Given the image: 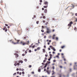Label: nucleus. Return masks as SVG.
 Returning <instances> with one entry per match:
<instances>
[{"label": "nucleus", "instance_id": "13d9d810", "mask_svg": "<svg viewBox=\"0 0 77 77\" xmlns=\"http://www.w3.org/2000/svg\"><path fill=\"white\" fill-rule=\"evenodd\" d=\"M42 9L43 11H44V8H42Z\"/></svg>", "mask_w": 77, "mask_h": 77}, {"label": "nucleus", "instance_id": "423d86ee", "mask_svg": "<svg viewBox=\"0 0 77 77\" xmlns=\"http://www.w3.org/2000/svg\"><path fill=\"white\" fill-rule=\"evenodd\" d=\"M14 39H15V41H17V43H16V44H19V42L20 41V40H17V39H16V38H15Z\"/></svg>", "mask_w": 77, "mask_h": 77}, {"label": "nucleus", "instance_id": "2f4dec72", "mask_svg": "<svg viewBox=\"0 0 77 77\" xmlns=\"http://www.w3.org/2000/svg\"><path fill=\"white\" fill-rule=\"evenodd\" d=\"M21 70L22 71H24V69H22Z\"/></svg>", "mask_w": 77, "mask_h": 77}, {"label": "nucleus", "instance_id": "72a5a7b5", "mask_svg": "<svg viewBox=\"0 0 77 77\" xmlns=\"http://www.w3.org/2000/svg\"><path fill=\"white\" fill-rule=\"evenodd\" d=\"M8 31V29L6 28V29L5 30V32H7Z\"/></svg>", "mask_w": 77, "mask_h": 77}, {"label": "nucleus", "instance_id": "09e8293b", "mask_svg": "<svg viewBox=\"0 0 77 77\" xmlns=\"http://www.w3.org/2000/svg\"><path fill=\"white\" fill-rule=\"evenodd\" d=\"M22 55L23 56H25V55L24 54H22Z\"/></svg>", "mask_w": 77, "mask_h": 77}, {"label": "nucleus", "instance_id": "4c0bfd02", "mask_svg": "<svg viewBox=\"0 0 77 77\" xmlns=\"http://www.w3.org/2000/svg\"><path fill=\"white\" fill-rule=\"evenodd\" d=\"M40 3H42V0H40Z\"/></svg>", "mask_w": 77, "mask_h": 77}, {"label": "nucleus", "instance_id": "bb28decb", "mask_svg": "<svg viewBox=\"0 0 77 77\" xmlns=\"http://www.w3.org/2000/svg\"><path fill=\"white\" fill-rule=\"evenodd\" d=\"M47 62L48 63V64L50 63V61H47Z\"/></svg>", "mask_w": 77, "mask_h": 77}, {"label": "nucleus", "instance_id": "f8f14e48", "mask_svg": "<svg viewBox=\"0 0 77 77\" xmlns=\"http://www.w3.org/2000/svg\"><path fill=\"white\" fill-rule=\"evenodd\" d=\"M46 72H47V73L48 74H50V72H49L48 70H47Z\"/></svg>", "mask_w": 77, "mask_h": 77}, {"label": "nucleus", "instance_id": "603ef678", "mask_svg": "<svg viewBox=\"0 0 77 77\" xmlns=\"http://www.w3.org/2000/svg\"><path fill=\"white\" fill-rule=\"evenodd\" d=\"M17 74H19V73H20V72H17Z\"/></svg>", "mask_w": 77, "mask_h": 77}, {"label": "nucleus", "instance_id": "aec40b11", "mask_svg": "<svg viewBox=\"0 0 77 77\" xmlns=\"http://www.w3.org/2000/svg\"><path fill=\"white\" fill-rule=\"evenodd\" d=\"M75 66H77V65H75L74 66V69H75Z\"/></svg>", "mask_w": 77, "mask_h": 77}, {"label": "nucleus", "instance_id": "49530a36", "mask_svg": "<svg viewBox=\"0 0 77 77\" xmlns=\"http://www.w3.org/2000/svg\"><path fill=\"white\" fill-rule=\"evenodd\" d=\"M37 50H37V49H35L34 51H37Z\"/></svg>", "mask_w": 77, "mask_h": 77}, {"label": "nucleus", "instance_id": "393cba45", "mask_svg": "<svg viewBox=\"0 0 77 77\" xmlns=\"http://www.w3.org/2000/svg\"><path fill=\"white\" fill-rule=\"evenodd\" d=\"M36 24H39V21H37Z\"/></svg>", "mask_w": 77, "mask_h": 77}, {"label": "nucleus", "instance_id": "f257e3e1", "mask_svg": "<svg viewBox=\"0 0 77 77\" xmlns=\"http://www.w3.org/2000/svg\"><path fill=\"white\" fill-rule=\"evenodd\" d=\"M29 44V41H28L27 42H25L24 41H22L20 42V44L23 45H28Z\"/></svg>", "mask_w": 77, "mask_h": 77}, {"label": "nucleus", "instance_id": "4be33fe9", "mask_svg": "<svg viewBox=\"0 0 77 77\" xmlns=\"http://www.w3.org/2000/svg\"><path fill=\"white\" fill-rule=\"evenodd\" d=\"M64 47H65V46H61V48H64Z\"/></svg>", "mask_w": 77, "mask_h": 77}, {"label": "nucleus", "instance_id": "9d476101", "mask_svg": "<svg viewBox=\"0 0 77 77\" xmlns=\"http://www.w3.org/2000/svg\"><path fill=\"white\" fill-rule=\"evenodd\" d=\"M41 68H39V67L38 68V71L39 72H41Z\"/></svg>", "mask_w": 77, "mask_h": 77}, {"label": "nucleus", "instance_id": "e433bc0d", "mask_svg": "<svg viewBox=\"0 0 77 77\" xmlns=\"http://www.w3.org/2000/svg\"><path fill=\"white\" fill-rule=\"evenodd\" d=\"M52 69H54V66H53L52 67Z\"/></svg>", "mask_w": 77, "mask_h": 77}, {"label": "nucleus", "instance_id": "c9c22d12", "mask_svg": "<svg viewBox=\"0 0 77 77\" xmlns=\"http://www.w3.org/2000/svg\"><path fill=\"white\" fill-rule=\"evenodd\" d=\"M60 68H62L63 67H62V66H60Z\"/></svg>", "mask_w": 77, "mask_h": 77}, {"label": "nucleus", "instance_id": "f704fd0d", "mask_svg": "<svg viewBox=\"0 0 77 77\" xmlns=\"http://www.w3.org/2000/svg\"><path fill=\"white\" fill-rule=\"evenodd\" d=\"M76 29H77V28H76V27H75L74 28V30H76Z\"/></svg>", "mask_w": 77, "mask_h": 77}, {"label": "nucleus", "instance_id": "39448f33", "mask_svg": "<svg viewBox=\"0 0 77 77\" xmlns=\"http://www.w3.org/2000/svg\"><path fill=\"white\" fill-rule=\"evenodd\" d=\"M9 41L10 42H11L12 44H17V43L14 42L12 40H10Z\"/></svg>", "mask_w": 77, "mask_h": 77}, {"label": "nucleus", "instance_id": "9b49d317", "mask_svg": "<svg viewBox=\"0 0 77 77\" xmlns=\"http://www.w3.org/2000/svg\"><path fill=\"white\" fill-rule=\"evenodd\" d=\"M47 63L45 64V66L44 67V68H45L47 67Z\"/></svg>", "mask_w": 77, "mask_h": 77}, {"label": "nucleus", "instance_id": "f3484780", "mask_svg": "<svg viewBox=\"0 0 77 77\" xmlns=\"http://www.w3.org/2000/svg\"><path fill=\"white\" fill-rule=\"evenodd\" d=\"M26 30H27V31H29V28H26Z\"/></svg>", "mask_w": 77, "mask_h": 77}, {"label": "nucleus", "instance_id": "f03ea898", "mask_svg": "<svg viewBox=\"0 0 77 77\" xmlns=\"http://www.w3.org/2000/svg\"><path fill=\"white\" fill-rule=\"evenodd\" d=\"M18 62H19L18 63H17H17H14V65L15 66H17V65H21V64H20V63H23V61L22 60H19L18 61Z\"/></svg>", "mask_w": 77, "mask_h": 77}, {"label": "nucleus", "instance_id": "a19ab883", "mask_svg": "<svg viewBox=\"0 0 77 77\" xmlns=\"http://www.w3.org/2000/svg\"><path fill=\"white\" fill-rule=\"evenodd\" d=\"M45 62H46V60H43V62L45 63Z\"/></svg>", "mask_w": 77, "mask_h": 77}, {"label": "nucleus", "instance_id": "37998d69", "mask_svg": "<svg viewBox=\"0 0 77 77\" xmlns=\"http://www.w3.org/2000/svg\"><path fill=\"white\" fill-rule=\"evenodd\" d=\"M53 62H56V60H54Z\"/></svg>", "mask_w": 77, "mask_h": 77}, {"label": "nucleus", "instance_id": "5701e85b", "mask_svg": "<svg viewBox=\"0 0 77 77\" xmlns=\"http://www.w3.org/2000/svg\"><path fill=\"white\" fill-rule=\"evenodd\" d=\"M42 29H44V26H42Z\"/></svg>", "mask_w": 77, "mask_h": 77}, {"label": "nucleus", "instance_id": "4d7b16f0", "mask_svg": "<svg viewBox=\"0 0 77 77\" xmlns=\"http://www.w3.org/2000/svg\"><path fill=\"white\" fill-rule=\"evenodd\" d=\"M75 22H77V19H76V20L75 21Z\"/></svg>", "mask_w": 77, "mask_h": 77}, {"label": "nucleus", "instance_id": "c03bdc74", "mask_svg": "<svg viewBox=\"0 0 77 77\" xmlns=\"http://www.w3.org/2000/svg\"><path fill=\"white\" fill-rule=\"evenodd\" d=\"M29 53H31L32 52V51H31V50H29Z\"/></svg>", "mask_w": 77, "mask_h": 77}, {"label": "nucleus", "instance_id": "79ce46f5", "mask_svg": "<svg viewBox=\"0 0 77 77\" xmlns=\"http://www.w3.org/2000/svg\"><path fill=\"white\" fill-rule=\"evenodd\" d=\"M49 56H50V57H52V54H50Z\"/></svg>", "mask_w": 77, "mask_h": 77}, {"label": "nucleus", "instance_id": "7c9ffc66", "mask_svg": "<svg viewBox=\"0 0 77 77\" xmlns=\"http://www.w3.org/2000/svg\"><path fill=\"white\" fill-rule=\"evenodd\" d=\"M29 68H31V67H32V65H29Z\"/></svg>", "mask_w": 77, "mask_h": 77}, {"label": "nucleus", "instance_id": "cd10ccee", "mask_svg": "<svg viewBox=\"0 0 77 77\" xmlns=\"http://www.w3.org/2000/svg\"><path fill=\"white\" fill-rule=\"evenodd\" d=\"M43 53H45V50L44 49H43Z\"/></svg>", "mask_w": 77, "mask_h": 77}, {"label": "nucleus", "instance_id": "e2e57ef3", "mask_svg": "<svg viewBox=\"0 0 77 77\" xmlns=\"http://www.w3.org/2000/svg\"><path fill=\"white\" fill-rule=\"evenodd\" d=\"M43 23H45V20H43Z\"/></svg>", "mask_w": 77, "mask_h": 77}, {"label": "nucleus", "instance_id": "5fc2aeb1", "mask_svg": "<svg viewBox=\"0 0 77 77\" xmlns=\"http://www.w3.org/2000/svg\"><path fill=\"white\" fill-rule=\"evenodd\" d=\"M45 57H47V56H48V55L47 54H45Z\"/></svg>", "mask_w": 77, "mask_h": 77}, {"label": "nucleus", "instance_id": "4468645a", "mask_svg": "<svg viewBox=\"0 0 77 77\" xmlns=\"http://www.w3.org/2000/svg\"><path fill=\"white\" fill-rule=\"evenodd\" d=\"M47 7H48V5H47L46 6H44V8H47Z\"/></svg>", "mask_w": 77, "mask_h": 77}, {"label": "nucleus", "instance_id": "0eeeda50", "mask_svg": "<svg viewBox=\"0 0 77 77\" xmlns=\"http://www.w3.org/2000/svg\"><path fill=\"white\" fill-rule=\"evenodd\" d=\"M48 2H47L46 1L45 2L44 4L45 5H47V6H48Z\"/></svg>", "mask_w": 77, "mask_h": 77}, {"label": "nucleus", "instance_id": "b1692460", "mask_svg": "<svg viewBox=\"0 0 77 77\" xmlns=\"http://www.w3.org/2000/svg\"><path fill=\"white\" fill-rule=\"evenodd\" d=\"M16 57H18V54H17L16 55Z\"/></svg>", "mask_w": 77, "mask_h": 77}, {"label": "nucleus", "instance_id": "2eb2a0df", "mask_svg": "<svg viewBox=\"0 0 77 77\" xmlns=\"http://www.w3.org/2000/svg\"><path fill=\"white\" fill-rule=\"evenodd\" d=\"M37 50H40V47L37 48Z\"/></svg>", "mask_w": 77, "mask_h": 77}, {"label": "nucleus", "instance_id": "6e6d98bb", "mask_svg": "<svg viewBox=\"0 0 77 77\" xmlns=\"http://www.w3.org/2000/svg\"><path fill=\"white\" fill-rule=\"evenodd\" d=\"M16 70L17 71H18L19 70V69H18V68H17Z\"/></svg>", "mask_w": 77, "mask_h": 77}, {"label": "nucleus", "instance_id": "58836bf2", "mask_svg": "<svg viewBox=\"0 0 77 77\" xmlns=\"http://www.w3.org/2000/svg\"><path fill=\"white\" fill-rule=\"evenodd\" d=\"M50 48H51V49H53V48H52V46H50Z\"/></svg>", "mask_w": 77, "mask_h": 77}, {"label": "nucleus", "instance_id": "0e129e2a", "mask_svg": "<svg viewBox=\"0 0 77 77\" xmlns=\"http://www.w3.org/2000/svg\"><path fill=\"white\" fill-rule=\"evenodd\" d=\"M19 74L20 75H21V72H20V73H19Z\"/></svg>", "mask_w": 77, "mask_h": 77}, {"label": "nucleus", "instance_id": "6ab92c4d", "mask_svg": "<svg viewBox=\"0 0 77 77\" xmlns=\"http://www.w3.org/2000/svg\"><path fill=\"white\" fill-rule=\"evenodd\" d=\"M42 18H43L44 19H45V16H43L42 17Z\"/></svg>", "mask_w": 77, "mask_h": 77}, {"label": "nucleus", "instance_id": "338daca9", "mask_svg": "<svg viewBox=\"0 0 77 77\" xmlns=\"http://www.w3.org/2000/svg\"><path fill=\"white\" fill-rule=\"evenodd\" d=\"M48 49L49 50H50V48H48Z\"/></svg>", "mask_w": 77, "mask_h": 77}, {"label": "nucleus", "instance_id": "680f3d73", "mask_svg": "<svg viewBox=\"0 0 77 77\" xmlns=\"http://www.w3.org/2000/svg\"><path fill=\"white\" fill-rule=\"evenodd\" d=\"M64 61H66V59H65V58H64Z\"/></svg>", "mask_w": 77, "mask_h": 77}, {"label": "nucleus", "instance_id": "c756f323", "mask_svg": "<svg viewBox=\"0 0 77 77\" xmlns=\"http://www.w3.org/2000/svg\"><path fill=\"white\" fill-rule=\"evenodd\" d=\"M16 74H17V73H14L13 74V75H16Z\"/></svg>", "mask_w": 77, "mask_h": 77}, {"label": "nucleus", "instance_id": "c85d7f7f", "mask_svg": "<svg viewBox=\"0 0 77 77\" xmlns=\"http://www.w3.org/2000/svg\"><path fill=\"white\" fill-rule=\"evenodd\" d=\"M41 32H42L43 33L44 32V30H41Z\"/></svg>", "mask_w": 77, "mask_h": 77}, {"label": "nucleus", "instance_id": "3c124183", "mask_svg": "<svg viewBox=\"0 0 77 77\" xmlns=\"http://www.w3.org/2000/svg\"><path fill=\"white\" fill-rule=\"evenodd\" d=\"M51 60V59L50 58H49L48 59V60H49V61H50Z\"/></svg>", "mask_w": 77, "mask_h": 77}, {"label": "nucleus", "instance_id": "de8ad7c7", "mask_svg": "<svg viewBox=\"0 0 77 77\" xmlns=\"http://www.w3.org/2000/svg\"><path fill=\"white\" fill-rule=\"evenodd\" d=\"M38 44H39L40 43V42H39V40H38Z\"/></svg>", "mask_w": 77, "mask_h": 77}, {"label": "nucleus", "instance_id": "774afa93", "mask_svg": "<svg viewBox=\"0 0 77 77\" xmlns=\"http://www.w3.org/2000/svg\"><path fill=\"white\" fill-rule=\"evenodd\" d=\"M46 37V36H45L44 37V38H45Z\"/></svg>", "mask_w": 77, "mask_h": 77}, {"label": "nucleus", "instance_id": "a878e982", "mask_svg": "<svg viewBox=\"0 0 77 77\" xmlns=\"http://www.w3.org/2000/svg\"><path fill=\"white\" fill-rule=\"evenodd\" d=\"M24 61H25V62H27V60L26 59H24Z\"/></svg>", "mask_w": 77, "mask_h": 77}, {"label": "nucleus", "instance_id": "bf43d9fd", "mask_svg": "<svg viewBox=\"0 0 77 77\" xmlns=\"http://www.w3.org/2000/svg\"><path fill=\"white\" fill-rule=\"evenodd\" d=\"M34 18H36V15H34Z\"/></svg>", "mask_w": 77, "mask_h": 77}, {"label": "nucleus", "instance_id": "69168bd1", "mask_svg": "<svg viewBox=\"0 0 77 77\" xmlns=\"http://www.w3.org/2000/svg\"><path fill=\"white\" fill-rule=\"evenodd\" d=\"M75 16H77V13L75 14Z\"/></svg>", "mask_w": 77, "mask_h": 77}, {"label": "nucleus", "instance_id": "6e6552de", "mask_svg": "<svg viewBox=\"0 0 77 77\" xmlns=\"http://www.w3.org/2000/svg\"><path fill=\"white\" fill-rule=\"evenodd\" d=\"M52 72H53L52 74V75L54 74H55V72H54V70H53L52 71Z\"/></svg>", "mask_w": 77, "mask_h": 77}, {"label": "nucleus", "instance_id": "ea45409f", "mask_svg": "<svg viewBox=\"0 0 77 77\" xmlns=\"http://www.w3.org/2000/svg\"><path fill=\"white\" fill-rule=\"evenodd\" d=\"M22 74H24L25 73H24V72H22Z\"/></svg>", "mask_w": 77, "mask_h": 77}, {"label": "nucleus", "instance_id": "412c9836", "mask_svg": "<svg viewBox=\"0 0 77 77\" xmlns=\"http://www.w3.org/2000/svg\"><path fill=\"white\" fill-rule=\"evenodd\" d=\"M4 28L3 29V30H5V29H6V26H5V27H4Z\"/></svg>", "mask_w": 77, "mask_h": 77}, {"label": "nucleus", "instance_id": "1a4fd4ad", "mask_svg": "<svg viewBox=\"0 0 77 77\" xmlns=\"http://www.w3.org/2000/svg\"><path fill=\"white\" fill-rule=\"evenodd\" d=\"M44 12L45 13V14L47 13V9H45L44 11Z\"/></svg>", "mask_w": 77, "mask_h": 77}, {"label": "nucleus", "instance_id": "864d4df0", "mask_svg": "<svg viewBox=\"0 0 77 77\" xmlns=\"http://www.w3.org/2000/svg\"><path fill=\"white\" fill-rule=\"evenodd\" d=\"M31 73H32L33 74H34V72H31Z\"/></svg>", "mask_w": 77, "mask_h": 77}, {"label": "nucleus", "instance_id": "7ed1b4c3", "mask_svg": "<svg viewBox=\"0 0 77 77\" xmlns=\"http://www.w3.org/2000/svg\"><path fill=\"white\" fill-rule=\"evenodd\" d=\"M47 32H46V33H50L51 32V30L50 29H48V28H47Z\"/></svg>", "mask_w": 77, "mask_h": 77}, {"label": "nucleus", "instance_id": "dca6fc26", "mask_svg": "<svg viewBox=\"0 0 77 77\" xmlns=\"http://www.w3.org/2000/svg\"><path fill=\"white\" fill-rule=\"evenodd\" d=\"M48 24V22H47L45 24V25H46V26H47V24Z\"/></svg>", "mask_w": 77, "mask_h": 77}, {"label": "nucleus", "instance_id": "8fccbe9b", "mask_svg": "<svg viewBox=\"0 0 77 77\" xmlns=\"http://www.w3.org/2000/svg\"><path fill=\"white\" fill-rule=\"evenodd\" d=\"M5 26H8V25L7 24H5Z\"/></svg>", "mask_w": 77, "mask_h": 77}, {"label": "nucleus", "instance_id": "473e14b6", "mask_svg": "<svg viewBox=\"0 0 77 77\" xmlns=\"http://www.w3.org/2000/svg\"><path fill=\"white\" fill-rule=\"evenodd\" d=\"M35 45H33L32 47V48H35Z\"/></svg>", "mask_w": 77, "mask_h": 77}, {"label": "nucleus", "instance_id": "052dcab7", "mask_svg": "<svg viewBox=\"0 0 77 77\" xmlns=\"http://www.w3.org/2000/svg\"><path fill=\"white\" fill-rule=\"evenodd\" d=\"M56 39L57 40L58 39V38H57V37H56Z\"/></svg>", "mask_w": 77, "mask_h": 77}, {"label": "nucleus", "instance_id": "20e7f679", "mask_svg": "<svg viewBox=\"0 0 77 77\" xmlns=\"http://www.w3.org/2000/svg\"><path fill=\"white\" fill-rule=\"evenodd\" d=\"M73 24V22H72V21H71L68 24V26H69V27H71V26H72L71 24Z\"/></svg>", "mask_w": 77, "mask_h": 77}, {"label": "nucleus", "instance_id": "a211bd4d", "mask_svg": "<svg viewBox=\"0 0 77 77\" xmlns=\"http://www.w3.org/2000/svg\"><path fill=\"white\" fill-rule=\"evenodd\" d=\"M53 51H56V49H55V48H53Z\"/></svg>", "mask_w": 77, "mask_h": 77}, {"label": "nucleus", "instance_id": "ddd939ff", "mask_svg": "<svg viewBox=\"0 0 77 77\" xmlns=\"http://www.w3.org/2000/svg\"><path fill=\"white\" fill-rule=\"evenodd\" d=\"M39 68H41V69H43V67H42V66H40Z\"/></svg>", "mask_w": 77, "mask_h": 77}, {"label": "nucleus", "instance_id": "a18cd8bd", "mask_svg": "<svg viewBox=\"0 0 77 77\" xmlns=\"http://www.w3.org/2000/svg\"><path fill=\"white\" fill-rule=\"evenodd\" d=\"M45 60H47V57H45Z\"/></svg>", "mask_w": 77, "mask_h": 77}]
</instances>
